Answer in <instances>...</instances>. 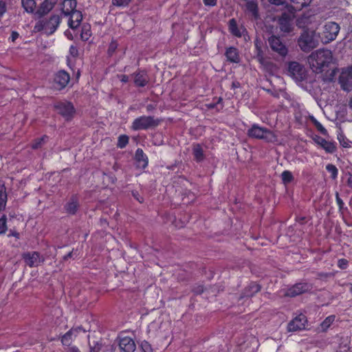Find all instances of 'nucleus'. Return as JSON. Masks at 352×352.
I'll return each instance as SVG.
<instances>
[{"label":"nucleus","instance_id":"54","mask_svg":"<svg viewBox=\"0 0 352 352\" xmlns=\"http://www.w3.org/2000/svg\"><path fill=\"white\" fill-rule=\"evenodd\" d=\"M268 1L274 5H282L284 3L285 0H268Z\"/></svg>","mask_w":352,"mask_h":352},{"label":"nucleus","instance_id":"7","mask_svg":"<svg viewBox=\"0 0 352 352\" xmlns=\"http://www.w3.org/2000/svg\"><path fill=\"white\" fill-rule=\"evenodd\" d=\"M268 43L273 52L282 58H285L287 56L288 49L280 37L274 35L269 37Z\"/></svg>","mask_w":352,"mask_h":352},{"label":"nucleus","instance_id":"5","mask_svg":"<svg viewBox=\"0 0 352 352\" xmlns=\"http://www.w3.org/2000/svg\"><path fill=\"white\" fill-rule=\"evenodd\" d=\"M159 124L160 120L153 116H142L133 120L131 129L134 131L147 130L157 126Z\"/></svg>","mask_w":352,"mask_h":352},{"label":"nucleus","instance_id":"12","mask_svg":"<svg viewBox=\"0 0 352 352\" xmlns=\"http://www.w3.org/2000/svg\"><path fill=\"white\" fill-rule=\"evenodd\" d=\"M70 80L69 74L64 70L58 71L54 78V87L58 90L64 89Z\"/></svg>","mask_w":352,"mask_h":352},{"label":"nucleus","instance_id":"41","mask_svg":"<svg viewBox=\"0 0 352 352\" xmlns=\"http://www.w3.org/2000/svg\"><path fill=\"white\" fill-rule=\"evenodd\" d=\"M7 218L6 215H3L0 219V234L5 233L7 230Z\"/></svg>","mask_w":352,"mask_h":352},{"label":"nucleus","instance_id":"34","mask_svg":"<svg viewBox=\"0 0 352 352\" xmlns=\"http://www.w3.org/2000/svg\"><path fill=\"white\" fill-rule=\"evenodd\" d=\"M336 318L335 315H331L327 317L320 324L322 331H326L329 327L333 324Z\"/></svg>","mask_w":352,"mask_h":352},{"label":"nucleus","instance_id":"53","mask_svg":"<svg viewBox=\"0 0 352 352\" xmlns=\"http://www.w3.org/2000/svg\"><path fill=\"white\" fill-rule=\"evenodd\" d=\"M193 292L197 294H200L204 292V287L201 285H199L193 289Z\"/></svg>","mask_w":352,"mask_h":352},{"label":"nucleus","instance_id":"25","mask_svg":"<svg viewBox=\"0 0 352 352\" xmlns=\"http://www.w3.org/2000/svg\"><path fill=\"white\" fill-rule=\"evenodd\" d=\"M229 30L232 34L236 37H241L245 29L243 27H239L234 19H232L229 21Z\"/></svg>","mask_w":352,"mask_h":352},{"label":"nucleus","instance_id":"59","mask_svg":"<svg viewBox=\"0 0 352 352\" xmlns=\"http://www.w3.org/2000/svg\"><path fill=\"white\" fill-rule=\"evenodd\" d=\"M155 106H153V104H148L146 106V111H148V112L149 111H153L155 109Z\"/></svg>","mask_w":352,"mask_h":352},{"label":"nucleus","instance_id":"14","mask_svg":"<svg viewBox=\"0 0 352 352\" xmlns=\"http://www.w3.org/2000/svg\"><path fill=\"white\" fill-rule=\"evenodd\" d=\"M58 0H44L35 12V16L41 18L47 14L57 3Z\"/></svg>","mask_w":352,"mask_h":352},{"label":"nucleus","instance_id":"36","mask_svg":"<svg viewBox=\"0 0 352 352\" xmlns=\"http://www.w3.org/2000/svg\"><path fill=\"white\" fill-rule=\"evenodd\" d=\"M326 169L329 173H331V177L333 179H335L336 178H337L338 174V170L335 165H333L332 164H328L326 166Z\"/></svg>","mask_w":352,"mask_h":352},{"label":"nucleus","instance_id":"35","mask_svg":"<svg viewBox=\"0 0 352 352\" xmlns=\"http://www.w3.org/2000/svg\"><path fill=\"white\" fill-rule=\"evenodd\" d=\"M91 35V28L89 25H84L82 27L80 37L83 41H87Z\"/></svg>","mask_w":352,"mask_h":352},{"label":"nucleus","instance_id":"23","mask_svg":"<svg viewBox=\"0 0 352 352\" xmlns=\"http://www.w3.org/2000/svg\"><path fill=\"white\" fill-rule=\"evenodd\" d=\"M135 159L138 163V166L145 168L148 166V157L142 148H138L135 151Z\"/></svg>","mask_w":352,"mask_h":352},{"label":"nucleus","instance_id":"16","mask_svg":"<svg viewBox=\"0 0 352 352\" xmlns=\"http://www.w3.org/2000/svg\"><path fill=\"white\" fill-rule=\"evenodd\" d=\"M310 289V286L307 283H297L289 287L285 292V296L294 297L300 295Z\"/></svg>","mask_w":352,"mask_h":352},{"label":"nucleus","instance_id":"52","mask_svg":"<svg viewBox=\"0 0 352 352\" xmlns=\"http://www.w3.org/2000/svg\"><path fill=\"white\" fill-rule=\"evenodd\" d=\"M19 36V34L16 31H12L11 34V36L10 39L12 41V42H14Z\"/></svg>","mask_w":352,"mask_h":352},{"label":"nucleus","instance_id":"13","mask_svg":"<svg viewBox=\"0 0 352 352\" xmlns=\"http://www.w3.org/2000/svg\"><path fill=\"white\" fill-rule=\"evenodd\" d=\"M23 258L26 265L30 267H37L44 261V258L38 252L25 253Z\"/></svg>","mask_w":352,"mask_h":352},{"label":"nucleus","instance_id":"49","mask_svg":"<svg viewBox=\"0 0 352 352\" xmlns=\"http://www.w3.org/2000/svg\"><path fill=\"white\" fill-rule=\"evenodd\" d=\"M203 1L206 6H214L217 0H203Z\"/></svg>","mask_w":352,"mask_h":352},{"label":"nucleus","instance_id":"57","mask_svg":"<svg viewBox=\"0 0 352 352\" xmlns=\"http://www.w3.org/2000/svg\"><path fill=\"white\" fill-rule=\"evenodd\" d=\"M67 352H80L76 346H71L68 349Z\"/></svg>","mask_w":352,"mask_h":352},{"label":"nucleus","instance_id":"48","mask_svg":"<svg viewBox=\"0 0 352 352\" xmlns=\"http://www.w3.org/2000/svg\"><path fill=\"white\" fill-rule=\"evenodd\" d=\"M336 202L339 206V208H340V210H341L344 206V202L342 200V199L340 197L338 192H336Z\"/></svg>","mask_w":352,"mask_h":352},{"label":"nucleus","instance_id":"26","mask_svg":"<svg viewBox=\"0 0 352 352\" xmlns=\"http://www.w3.org/2000/svg\"><path fill=\"white\" fill-rule=\"evenodd\" d=\"M261 290L259 285L255 283H251L248 287H246L243 291L242 297H252L255 294L258 293Z\"/></svg>","mask_w":352,"mask_h":352},{"label":"nucleus","instance_id":"17","mask_svg":"<svg viewBox=\"0 0 352 352\" xmlns=\"http://www.w3.org/2000/svg\"><path fill=\"white\" fill-rule=\"evenodd\" d=\"M133 82L136 87H144L148 85L149 77L147 72L144 70H139L133 74Z\"/></svg>","mask_w":352,"mask_h":352},{"label":"nucleus","instance_id":"50","mask_svg":"<svg viewBox=\"0 0 352 352\" xmlns=\"http://www.w3.org/2000/svg\"><path fill=\"white\" fill-rule=\"evenodd\" d=\"M132 195L133 197L140 203H142L144 201V199L140 196L139 193L137 191H133Z\"/></svg>","mask_w":352,"mask_h":352},{"label":"nucleus","instance_id":"37","mask_svg":"<svg viewBox=\"0 0 352 352\" xmlns=\"http://www.w3.org/2000/svg\"><path fill=\"white\" fill-rule=\"evenodd\" d=\"M281 178L285 184L290 183L294 179L292 173L289 170H284L281 174Z\"/></svg>","mask_w":352,"mask_h":352},{"label":"nucleus","instance_id":"22","mask_svg":"<svg viewBox=\"0 0 352 352\" xmlns=\"http://www.w3.org/2000/svg\"><path fill=\"white\" fill-rule=\"evenodd\" d=\"M225 56L227 60L231 63H238L240 62V56L238 50L234 47L226 49Z\"/></svg>","mask_w":352,"mask_h":352},{"label":"nucleus","instance_id":"30","mask_svg":"<svg viewBox=\"0 0 352 352\" xmlns=\"http://www.w3.org/2000/svg\"><path fill=\"white\" fill-rule=\"evenodd\" d=\"M255 45V58L261 64L265 62L264 54L261 47V42L258 40L254 41Z\"/></svg>","mask_w":352,"mask_h":352},{"label":"nucleus","instance_id":"45","mask_svg":"<svg viewBox=\"0 0 352 352\" xmlns=\"http://www.w3.org/2000/svg\"><path fill=\"white\" fill-rule=\"evenodd\" d=\"M69 54L73 57H77L78 56V50L76 45H71L69 47Z\"/></svg>","mask_w":352,"mask_h":352},{"label":"nucleus","instance_id":"46","mask_svg":"<svg viewBox=\"0 0 352 352\" xmlns=\"http://www.w3.org/2000/svg\"><path fill=\"white\" fill-rule=\"evenodd\" d=\"M347 265H348V261H347V260H346L344 258L339 259L338 261V266L340 269H342V270L346 269L347 267Z\"/></svg>","mask_w":352,"mask_h":352},{"label":"nucleus","instance_id":"1","mask_svg":"<svg viewBox=\"0 0 352 352\" xmlns=\"http://www.w3.org/2000/svg\"><path fill=\"white\" fill-rule=\"evenodd\" d=\"M332 52L327 49H320L308 56V63L311 69L317 74L322 72L331 63Z\"/></svg>","mask_w":352,"mask_h":352},{"label":"nucleus","instance_id":"21","mask_svg":"<svg viewBox=\"0 0 352 352\" xmlns=\"http://www.w3.org/2000/svg\"><path fill=\"white\" fill-rule=\"evenodd\" d=\"M315 142L328 153H333L336 150L335 143L327 141L322 137H317L315 139Z\"/></svg>","mask_w":352,"mask_h":352},{"label":"nucleus","instance_id":"2","mask_svg":"<svg viewBox=\"0 0 352 352\" xmlns=\"http://www.w3.org/2000/svg\"><path fill=\"white\" fill-rule=\"evenodd\" d=\"M61 22V17L58 14H52L48 19L38 20L34 26V33L44 30L48 35L55 32Z\"/></svg>","mask_w":352,"mask_h":352},{"label":"nucleus","instance_id":"9","mask_svg":"<svg viewBox=\"0 0 352 352\" xmlns=\"http://www.w3.org/2000/svg\"><path fill=\"white\" fill-rule=\"evenodd\" d=\"M54 108L65 120L72 119L75 113V109L70 102H60L54 105Z\"/></svg>","mask_w":352,"mask_h":352},{"label":"nucleus","instance_id":"8","mask_svg":"<svg viewBox=\"0 0 352 352\" xmlns=\"http://www.w3.org/2000/svg\"><path fill=\"white\" fill-rule=\"evenodd\" d=\"M340 25L337 23L333 21L327 22L324 25V30L322 32L325 39V43H329L334 41L340 32Z\"/></svg>","mask_w":352,"mask_h":352},{"label":"nucleus","instance_id":"44","mask_svg":"<svg viewBox=\"0 0 352 352\" xmlns=\"http://www.w3.org/2000/svg\"><path fill=\"white\" fill-rule=\"evenodd\" d=\"M117 47H118V44L116 41L111 42L110 45L109 46V48H108V54L109 56H111L115 52V51L117 49Z\"/></svg>","mask_w":352,"mask_h":352},{"label":"nucleus","instance_id":"19","mask_svg":"<svg viewBox=\"0 0 352 352\" xmlns=\"http://www.w3.org/2000/svg\"><path fill=\"white\" fill-rule=\"evenodd\" d=\"M83 331L84 332L85 330H83L81 327H78L76 328H72L69 331H68L67 333H65L61 338V342L63 345L65 346H69L72 342L73 337H76L77 334L80 331Z\"/></svg>","mask_w":352,"mask_h":352},{"label":"nucleus","instance_id":"43","mask_svg":"<svg viewBox=\"0 0 352 352\" xmlns=\"http://www.w3.org/2000/svg\"><path fill=\"white\" fill-rule=\"evenodd\" d=\"M314 123L318 131H320L322 134L326 135L327 133V129L322 126V124L320 122H319L316 120H314Z\"/></svg>","mask_w":352,"mask_h":352},{"label":"nucleus","instance_id":"27","mask_svg":"<svg viewBox=\"0 0 352 352\" xmlns=\"http://www.w3.org/2000/svg\"><path fill=\"white\" fill-rule=\"evenodd\" d=\"M7 199L8 197L4 182L0 180V212L6 208Z\"/></svg>","mask_w":352,"mask_h":352},{"label":"nucleus","instance_id":"38","mask_svg":"<svg viewBox=\"0 0 352 352\" xmlns=\"http://www.w3.org/2000/svg\"><path fill=\"white\" fill-rule=\"evenodd\" d=\"M128 143L129 137L127 135H122L119 136L117 146L120 148H123L126 146Z\"/></svg>","mask_w":352,"mask_h":352},{"label":"nucleus","instance_id":"40","mask_svg":"<svg viewBox=\"0 0 352 352\" xmlns=\"http://www.w3.org/2000/svg\"><path fill=\"white\" fill-rule=\"evenodd\" d=\"M132 0H111L112 5L116 7H127Z\"/></svg>","mask_w":352,"mask_h":352},{"label":"nucleus","instance_id":"11","mask_svg":"<svg viewBox=\"0 0 352 352\" xmlns=\"http://www.w3.org/2000/svg\"><path fill=\"white\" fill-rule=\"evenodd\" d=\"M339 83L344 91H349L352 89V67L342 69L339 77Z\"/></svg>","mask_w":352,"mask_h":352},{"label":"nucleus","instance_id":"58","mask_svg":"<svg viewBox=\"0 0 352 352\" xmlns=\"http://www.w3.org/2000/svg\"><path fill=\"white\" fill-rule=\"evenodd\" d=\"M73 256V252H69L67 254H66L65 256H64L63 257V260L64 261H67L69 258H72Z\"/></svg>","mask_w":352,"mask_h":352},{"label":"nucleus","instance_id":"20","mask_svg":"<svg viewBox=\"0 0 352 352\" xmlns=\"http://www.w3.org/2000/svg\"><path fill=\"white\" fill-rule=\"evenodd\" d=\"M69 16H70L68 21L69 27L72 29L77 28L82 20V14L81 12L76 10L69 14Z\"/></svg>","mask_w":352,"mask_h":352},{"label":"nucleus","instance_id":"4","mask_svg":"<svg viewBox=\"0 0 352 352\" xmlns=\"http://www.w3.org/2000/svg\"><path fill=\"white\" fill-rule=\"evenodd\" d=\"M300 48L308 52L318 45V40L314 31H304L298 39Z\"/></svg>","mask_w":352,"mask_h":352},{"label":"nucleus","instance_id":"28","mask_svg":"<svg viewBox=\"0 0 352 352\" xmlns=\"http://www.w3.org/2000/svg\"><path fill=\"white\" fill-rule=\"evenodd\" d=\"M22 7L25 12L35 15L36 3L35 0H21Z\"/></svg>","mask_w":352,"mask_h":352},{"label":"nucleus","instance_id":"47","mask_svg":"<svg viewBox=\"0 0 352 352\" xmlns=\"http://www.w3.org/2000/svg\"><path fill=\"white\" fill-rule=\"evenodd\" d=\"M6 3L3 1H0V18L6 13Z\"/></svg>","mask_w":352,"mask_h":352},{"label":"nucleus","instance_id":"15","mask_svg":"<svg viewBox=\"0 0 352 352\" xmlns=\"http://www.w3.org/2000/svg\"><path fill=\"white\" fill-rule=\"evenodd\" d=\"M282 32L289 33L292 30V19L289 14L284 12L278 19Z\"/></svg>","mask_w":352,"mask_h":352},{"label":"nucleus","instance_id":"55","mask_svg":"<svg viewBox=\"0 0 352 352\" xmlns=\"http://www.w3.org/2000/svg\"><path fill=\"white\" fill-rule=\"evenodd\" d=\"M120 79L122 82H127L129 81V76L126 75H121Z\"/></svg>","mask_w":352,"mask_h":352},{"label":"nucleus","instance_id":"10","mask_svg":"<svg viewBox=\"0 0 352 352\" xmlns=\"http://www.w3.org/2000/svg\"><path fill=\"white\" fill-rule=\"evenodd\" d=\"M307 324V317L304 314H300L287 324V331L289 332L302 331L306 329Z\"/></svg>","mask_w":352,"mask_h":352},{"label":"nucleus","instance_id":"3","mask_svg":"<svg viewBox=\"0 0 352 352\" xmlns=\"http://www.w3.org/2000/svg\"><path fill=\"white\" fill-rule=\"evenodd\" d=\"M248 135L249 137L256 139L265 140L268 142H275L277 141V136L270 130L259 126L258 124H253L248 129Z\"/></svg>","mask_w":352,"mask_h":352},{"label":"nucleus","instance_id":"31","mask_svg":"<svg viewBox=\"0 0 352 352\" xmlns=\"http://www.w3.org/2000/svg\"><path fill=\"white\" fill-rule=\"evenodd\" d=\"M89 352H104V346L100 340H89Z\"/></svg>","mask_w":352,"mask_h":352},{"label":"nucleus","instance_id":"60","mask_svg":"<svg viewBox=\"0 0 352 352\" xmlns=\"http://www.w3.org/2000/svg\"><path fill=\"white\" fill-rule=\"evenodd\" d=\"M79 76H80V72H79V71H78V73H77V78H78V77H79Z\"/></svg>","mask_w":352,"mask_h":352},{"label":"nucleus","instance_id":"33","mask_svg":"<svg viewBox=\"0 0 352 352\" xmlns=\"http://www.w3.org/2000/svg\"><path fill=\"white\" fill-rule=\"evenodd\" d=\"M246 8L249 12L251 13L252 16L254 19H258L259 16L258 14V6L257 4L254 1H248L246 3Z\"/></svg>","mask_w":352,"mask_h":352},{"label":"nucleus","instance_id":"29","mask_svg":"<svg viewBox=\"0 0 352 352\" xmlns=\"http://www.w3.org/2000/svg\"><path fill=\"white\" fill-rule=\"evenodd\" d=\"M78 208V200L76 197H72L69 201L65 205V208L67 213L74 214Z\"/></svg>","mask_w":352,"mask_h":352},{"label":"nucleus","instance_id":"42","mask_svg":"<svg viewBox=\"0 0 352 352\" xmlns=\"http://www.w3.org/2000/svg\"><path fill=\"white\" fill-rule=\"evenodd\" d=\"M46 138H47V137L46 135H44L41 138L36 140L34 141V142L32 144V148L33 149H37V148H40L42 146L43 142H44L45 139H46Z\"/></svg>","mask_w":352,"mask_h":352},{"label":"nucleus","instance_id":"6","mask_svg":"<svg viewBox=\"0 0 352 352\" xmlns=\"http://www.w3.org/2000/svg\"><path fill=\"white\" fill-rule=\"evenodd\" d=\"M287 74L296 82H302L307 76L305 67L296 61H291L288 63Z\"/></svg>","mask_w":352,"mask_h":352},{"label":"nucleus","instance_id":"24","mask_svg":"<svg viewBox=\"0 0 352 352\" xmlns=\"http://www.w3.org/2000/svg\"><path fill=\"white\" fill-rule=\"evenodd\" d=\"M77 2L76 0H64L62 3V13L65 16H69L72 12L76 10Z\"/></svg>","mask_w":352,"mask_h":352},{"label":"nucleus","instance_id":"51","mask_svg":"<svg viewBox=\"0 0 352 352\" xmlns=\"http://www.w3.org/2000/svg\"><path fill=\"white\" fill-rule=\"evenodd\" d=\"M338 140L340 141V144L344 147L348 148L350 146L349 142L348 140H345L344 138L342 137V140H341L340 138H338Z\"/></svg>","mask_w":352,"mask_h":352},{"label":"nucleus","instance_id":"56","mask_svg":"<svg viewBox=\"0 0 352 352\" xmlns=\"http://www.w3.org/2000/svg\"><path fill=\"white\" fill-rule=\"evenodd\" d=\"M347 185L350 187V188H352V175L351 174H349V177L347 179Z\"/></svg>","mask_w":352,"mask_h":352},{"label":"nucleus","instance_id":"32","mask_svg":"<svg viewBox=\"0 0 352 352\" xmlns=\"http://www.w3.org/2000/svg\"><path fill=\"white\" fill-rule=\"evenodd\" d=\"M192 153L197 162H201L204 158V151L200 144H197L193 146Z\"/></svg>","mask_w":352,"mask_h":352},{"label":"nucleus","instance_id":"18","mask_svg":"<svg viewBox=\"0 0 352 352\" xmlns=\"http://www.w3.org/2000/svg\"><path fill=\"white\" fill-rule=\"evenodd\" d=\"M119 347L122 352H134L136 349V345L131 338L125 336L120 338Z\"/></svg>","mask_w":352,"mask_h":352},{"label":"nucleus","instance_id":"39","mask_svg":"<svg viewBox=\"0 0 352 352\" xmlns=\"http://www.w3.org/2000/svg\"><path fill=\"white\" fill-rule=\"evenodd\" d=\"M292 2L296 5L297 9H301L304 7L307 6L311 1V0H291Z\"/></svg>","mask_w":352,"mask_h":352}]
</instances>
